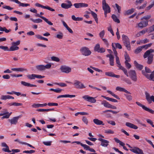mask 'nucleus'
Here are the masks:
<instances>
[{"label":"nucleus","instance_id":"338daca9","mask_svg":"<svg viewBox=\"0 0 154 154\" xmlns=\"http://www.w3.org/2000/svg\"><path fill=\"white\" fill-rule=\"evenodd\" d=\"M82 146L84 148V149L86 150H89L90 148V146H89L86 144H82Z\"/></svg>","mask_w":154,"mask_h":154},{"label":"nucleus","instance_id":"e433bc0d","mask_svg":"<svg viewBox=\"0 0 154 154\" xmlns=\"http://www.w3.org/2000/svg\"><path fill=\"white\" fill-rule=\"evenodd\" d=\"M26 76L28 79L30 80L34 79L36 78L35 74L28 75Z\"/></svg>","mask_w":154,"mask_h":154},{"label":"nucleus","instance_id":"4c0bfd02","mask_svg":"<svg viewBox=\"0 0 154 154\" xmlns=\"http://www.w3.org/2000/svg\"><path fill=\"white\" fill-rule=\"evenodd\" d=\"M107 92L111 94L112 96H113V97L116 98V99H118L119 100L120 99L119 97L114 93H113V92H112L111 91H109V90H107Z\"/></svg>","mask_w":154,"mask_h":154},{"label":"nucleus","instance_id":"a211bd4d","mask_svg":"<svg viewBox=\"0 0 154 154\" xmlns=\"http://www.w3.org/2000/svg\"><path fill=\"white\" fill-rule=\"evenodd\" d=\"M98 140L101 142V145L103 146L106 147L109 145V142L106 140L99 138L98 139Z\"/></svg>","mask_w":154,"mask_h":154},{"label":"nucleus","instance_id":"423d86ee","mask_svg":"<svg viewBox=\"0 0 154 154\" xmlns=\"http://www.w3.org/2000/svg\"><path fill=\"white\" fill-rule=\"evenodd\" d=\"M103 9L104 11L110 12V8L106 3V0H103L102 2Z\"/></svg>","mask_w":154,"mask_h":154},{"label":"nucleus","instance_id":"7ed1b4c3","mask_svg":"<svg viewBox=\"0 0 154 154\" xmlns=\"http://www.w3.org/2000/svg\"><path fill=\"white\" fill-rule=\"evenodd\" d=\"M122 41L124 45L125 46L127 49L129 51L131 50V46L129 39L127 36L124 35L122 36Z\"/></svg>","mask_w":154,"mask_h":154},{"label":"nucleus","instance_id":"69168bd1","mask_svg":"<svg viewBox=\"0 0 154 154\" xmlns=\"http://www.w3.org/2000/svg\"><path fill=\"white\" fill-rule=\"evenodd\" d=\"M105 51V49L103 48H100L97 52L102 53L104 52Z\"/></svg>","mask_w":154,"mask_h":154},{"label":"nucleus","instance_id":"680f3d73","mask_svg":"<svg viewBox=\"0 0 154 154\" xmlns=\"http://www.w3.org/2000/svg\"><path fill=\"white\" fill-rule=\"evenodd\" d=\"M43 20L45 21L48 24L50 25H53V23H51V21H49L48 19L46 18L45 17Z\"/></svg>","mask_w":154,"mask_h":154},{"label":"nucleus","instance_id":"7c9ffc66","mask_svg":"<svg viewBox=\"0 0 154 154\" xmlns=\"http://www.w3.org/2000/svg\"><path fill=\"white\" fill-rule=\"evenodd\" d=\"M19 49V47L16 46L12 44V46L9 49V51H14L18 50Z\"/></svg>","mask_w":154,"mask_h":154},{"label":"nucleus","instance_id":"052dcab7","mask_svg":"<svg viewBox=\"0 0 154 154\" xmlns=\"http://www.w3.org/2000/svg\"><path fill=\"white\" fill-rule=\"evenodd\" d=\"M82 121L86 124L87 125L88 123V119L85 116H83L82 118Z\"/></svg>","mask_w":154,"mask_h":154},{"label":"nucleus","instance_id":"09e8293b","mask_svg":"<svg viewBox=\"0 0 154 154\" xmlns=\"http://www.w3.org/2000/svg\"><path fill=\"white\" fill-rule=\"evenodd\" d=\"M54 84L55 85H58L59 86L61 87H66L67 86V85L66 84L63 83V82L60 83L56 82V83H54Z\"/></svg>","mask_w":154,"mask_h":154},{"label":"nucleus","instance_id":"f257e3e1","mask_svg":"<svg viewBox=\"0 0 154 154\" xmlns=\"http://www.w3.org/2000/svg\"><path fill=\"white\" fill-rule=\"evenodd\" d=\"M154 52V50L151 49L147 51L143 55V57L144 58L148 57L147 63L149 64H151L152 62L153 54L151 53Z\"/></svg>","mask_w":154,"mask_h":154},{"label":"nucleus","instance_id":"f8f14e48","mask_svg":"<svg viewBox=\"0 0 154 154\" xmlns=\"http://www.w3.org/2000/svg\"><path fill=\"white\" fill-rule=\"evenodd\" d=\"M136 103L139 106L141 107L143 109L146 111H148L152 114H153L154 112V110H152L151 109H150L147 107L141 104V103L138 102H136Z\"/></svg>","mask_w":154,"mask_h":154},{"label":"nucleus","instance_id":"603ef678","mask_svg":"<svg viewBox=\"0 0 154 154\" xmlns=\"http://www.w3.org/2000/svg\"><path fill=\"white\" fill-rule=\"evenodd\" d=\"M152 44L151 43L149 44L143 45L142 46L143 48H144L145 49H147L148 48L150 47L152 45Z\"/></svg>","mask_w":154,"mask_h":154},{"label":"nucleus","instance_id":"72a5a7b5","mask_svg":"<svg viewBox=\"0 0 154 154\" xmlns=\"http://www.w3.org/2000/svg\"><path fill=\"white\" fill-rule=\"evenodd\" d=\"M119 69L122 70L124 72L125 74L126 75L127 77H128L129 75L128 74L127 70L123 67L122 66H119Z\"/></svg>","mask_w":154,"mask_h":154},{"label":"nucleus","instance_id":"9d476101","mask_svg":"<svg viewBox=\"0 0 154 154\" xmlns=\"http://www.w3.org/2000/svg\"><path fill=\"white\" fill-rule=\"evenodd\" d=\"M82 98L85 100L91 103H95L96 101L95 99V97H91L87 95H84L82 96Z\"/></svg>","mask_w":154,"mask_h":154},{"label":"nucleus","instance_id":"5fc2aeb1","mask_svg":"<svg viewBox=\"0 0 154 154\" xmlns=\"http://www.w3.org/2000/svg\"><path fill=\"white\" fill-rule=\"evenodd\" d=\"M105 133L108 134H113L114 131L110 129H108L105 131Z\"/></svg>","mask_w":154,"mask_h":154},{"label":"nucleus","instance_id":"c9c22d12","mask_svg":"<svg viewBox=\"0 0 154 154\" xmlns=\"http://www.w3.org/2000/svg\"><path fill=\"white\" fill-rule=\"evenodd\" d=\"M112 18L113 20L116 22L117 23H120V20H119L117 18L116 16L114 14H113L112 16Z\"/></svg>","mask_w":154,"mask_h":154},{"label":"nucleus","instance_id":"b1692460","mask_svg":"<svg viewBox=\"0 0 154 154\" xmlns=\"http://www.w3.org/2000/svg\"><path fill=\"white\" fill-rule=\"evenodd\" d=\"M116 90L117 91H123L128 94H131L130 92L127 91L124 88L121 87H120L118 86L116 87Z\"/></svg>","mask_w":154,"mask_h":154},{"label":"nucleus","instance_id":"cd10ccee","mask_svg":"<svg viewBox=\"0 0 154 154\" xmlns=\"http://www.w3.org/2000/svg\"><path fill=\"white\" fill-rule=\"evenodd\" d=\"M134 64L137 69L140 70L143 69V66L141 64H139L136 61H134Z\"/></svg>","mask_w":154,"mask_h":154},{"label":"nucleus","instance_id":"e2e57ef3","mask_svg":"<svg viewBox=\"0 0 154 154\" xmlns=\"http://www.w3.org/2000/svg\"><path fill=\"white\" fill-rule=\"evenodd\" d=\"M44 66L45 70L46 69H50L51 66V63H49L46 65H44Z\"/></svg>","mask_w":154,"mask_h":154},{"label":"nucleus","instance_id":"4be33fe9","mask_svg":"<svg viewBox=\"0 0 154 154\" xmlns=\"http://www.w3.org/2000/svg\"><path fill=\"white\" fill-rule=\"evenodd\" d=\"M47 105V104L46 103L44 104L34 103L32 105V106L33 108H37L39 107L45 106Z\"/></svg>","mask_w":154,"mask_h":154},{"label":"nucleus","instance_id":"37998d69","mask_svg":"<svg viewBox=\"0 0 154 154\" xmlns=\"http://www.w3.org/2000/svg\"><path fill=\"white\" fill-rule=\"evenodd\" d=\"M147 2H145L141 6H138L137 7V8L138 10L144 8L146 6Z\"/></svg>","mask_w":154,"mask_h":154},{"label":"nucleus","instance_id":"f3484780","mask_svg":"<svg viewBox=\"0 0 154 154\" xmlns=\"http://www.w3.org/2000/svg\"><path fill=\"white\" fill-rule=\"evenodd\" d=\"M73 5L76 8H80L86 7L88 6L87 4L83 3H75Z\"/></svg>","mask_w":154,"mask_h":154},{"label":"nucleus","instance_id":"0eeeda50","mask_svg":"<svg viewBox=\"0 0 154 154\" xmlns=\"http://www.w3.org/2000/svg\"><path fill=\"white\" fill-rule=\"evenodd\" d=\"M142 73L147 79L150 80L154 81V70L150 75L148 74L143 71H142Z\"/></svg>","mask_w":154,"mask_h":154},{"label":"nucleus","instance_id":"4d7b16f0","mask_svg":"<svg viewBox=\"0 0 154 154\" xmlns=\"http://www.w3.org/2000/svg\"><path fill=\"white\" fill-rule=\"evenodd\" d=\"M0 49L3 50L4 51H9V49L8 48L7 46H0Z\"/></svg>","mask_w":154,"mask_h":154},{"label":"nucleus","instance_id":"c03bdc74","mask_svg":"<svg viewBox=\"0 0 154 154\" xmlns=\"http://www.w3.org/2000/svg\"><path fill=\"white\" fill-rule=\"evenodd\" d=\"M100 48V44H96L94 48V51L98 52Z\"/></svg>","mask_w":154,"mask_h":154},{"label":"nucleus","instance_id":"1a4fd4ad","mask_svg":"<svg viewBox=\"0 0 154 154\" xmlns=\"http://www.w3.org/2000/svg\"><path fill=\"white\" fill-rule=\"evenodd\" d=\"M66 2L67 3H62L61 4V7L63 8L67 9L71 8L72 5V4L71 1L69 0H66Z\"/></svg>","mask_w":154,"mask_h":154},{"label":"nucleus","instance_id":"774afa93","mask_svg":"<svg viewBox=\"0 0 154 154\" xmlns=\"http://www.w3.org/2000/svg\"><path fill=\"white\" fill-rule=\"evenodd\" d=\"M126 67L128 69H130L131 67V65L128 62H125Z\"/></svg>","mask_w":154,"mask_h":154},{"label":"nucleus","instance_id":"6e6d98bb","mask_svg":"<svg viewBox=\"0 0 154 154\" xmlns=\"http://www.w3.org/2000/svg\"><path fill=\"white\" fill-rule=\"evenodd\" d=\"M51 59L52 61H54L59 62L60 61L58 57H52Z\"/></svg>","mask_w":154,"mask_h":154},{"label":"nucleus","instance_id":"58836bf2","mask_svg":"<svg viewBox=\"0 0 154 154\" xmlns=\"http://www.w3.org/2000/svg\"><path fill=\"white\" fill-rule=\"evenodd\" d=\"M30 20L33 22L35 23H41L42 21V20L40 19H33L32 18H31Z\"/></svg>","mask_w":154,"mask_h":154},{"label":"nucleus","instance_id":"ea45409f","mask_svg":"<svg viewBox=\"0 0 154 154\" xmlns=\"http://www.w3.org/2000/svg\"><path fill=\"white\" fill-rule=\"evenodd\" d=\"M63 37V34L62 32H59L58 34H57L56 36V37L58 39H62Z\"/></svg>","mask_w":154,"mask_h":154},{"label":"nucleus","instance_id":"9b49d317","mask_svg":"<svg viewBox=\"0 0 154 154\" xmlns=\"http://www.w3.org/2000/svg\"><path fill=\"white\" fill-rule=\"evenodd\" d=\"M130 151L137 154H144L143 151L137 147H134L133 149H130Z\"/></svg>","mask_w":154,"mask_h":154},{"label":"nucleus","instance_id":"20e7f679","mask_svg":"<svg viewBox=\"0 0 154 154\" xmlns=\"http://www.w3.org/2000/svg\"><path fill=\"white\" fill-rule=\"evenodd\" d=\"M128 75L133 81L136 82L137 80V74L134 70H130L128 72Z\"/></svg>","mask_w":154,"mask_h":154},{"label":"nucleus","instance_id":"c85d7f7f","mask_svg":"<svg viewBox=\"0 0 154 154\" xmlns=\"http://www.w3.org/2000/svg\"><path fill=\"white\" fill-rule=\"evenodd\" d=\"M75 96L74 95L65 94L59 95L57 97V98H59L61 97H70L72 98Z\"/></svg>","mask_w":154,"mask_h":154},{"label":"nucleus","instance_id":"79ce46f5","mask_svg":"<svg viewBox=\"0 0 154 154\" xmlns=\"http://www.w3.org/2000/svg\"><path fill=\"white\" fill-rule=\"evenodd\" d=\"M134 11V8H131L127 11L126 12V14L127 15H129L132 13Z\"/></svg>","mask_w":154,"mask_h":154},{"label":"nucleus","instance_id":"473e14b6","mask_svg":"<svg viewBox=\"0 0 154 154\" xmlns=\"http://www.w3.org/2000/svg\"><path fill=\"white\" fill-rule=\"evenodd\" d=\"M11 70L13 71H16L19 72H23L24 71H26V69L19 68H13L11 69Z\"/></svg>","mask_w":154,"mask_h":154},{"label":"nucleus","instance_id":"3c124183","mask_svg":"<svg viewBox=\"0 0 154 154\" xmlns=\"http://www.w3.org/2000/svg\"><path fill=\"white\" fill-rule=\"evenodd\" d=\"M116 63L118 64V66L119 68V66H122L121 65L120 62L119 58L118 57V56H116Z\"/></svg>","mask_w":154,"mask_h":154},{"label":"nucleus","instance_id":"a18cd8bd","mask_svg":"<svg viewBox=\"0 0 154 154\" xmlns=\"http://www.w3.org/2000/svg\"><path fill=\"white\" fill-rule=\"evenodd\" d=\"M10 95H2L1 97V99L2 100H5L7 99H10Z\"/></svg>","mask_w":154,"mask_h":154},{"label":"nucleus","instance_id":"a878e982","mask_svg":"<svg viewBox=\"0 0 154 154\" xmlns=\"http://www.w3.org/2000/svg\"><path fill=\"white\" fill-rule=\"evenodd\" d=\"M93 121L94 122L96 125H104V124L103 123V122L97 119H94Z\"/></svg>","mask_w":154,"mask_h":154},{"label":"nucleus","instance_id":"de8ad7c7","mask_svg":"<svg viewBox=\"0 0 154 154\" xmlns=\"http://www.w3.org/2000/svg\"><path fill=\"white\" fill-rule=\"evenodd\" d=\"M142 49L143 48L142 46L138 47L135 50L134 52L135 53L137 54L141 52Z\"/></svg>","mask_w":154,"mask_h":154},{"label":"nucleus","instance_id":"f03ea898","mask_svg":"<svg viewBox=\"0 0 154 154\" xmlns=\"http://www.w3.org/2000/svg\"><path fill=\"white\" fill-rule=\"evenodd\" d=\"M1 146L3 147H5V148H3L2 149V150L5 152H12L14 154L16 152H19L20 151V150L19 149H12L11 151L10 150L9 146L5 142L2 143H1Z\"/></svg>","mask_w":154,"mask_h":154},{"label":"nucleus","instance_id":"5701e85b","mask_svg":"<svg viewBox=\"0 0 154 154\" xmlns=\"http://www.w3.org/2000/svg\"><path fill=\"white\" fill-rule=\"evenodd\" d=\"M125 125L127 126L134 129H137L138 128L137 126L129 122H126Z\"/></svg>","mask_w":154,"mask_h":154},{"label":"nucleus","instance_id":"6e6552de","mask_svg":"<svg viewBox=\"0 0 154 154\" xmlns=\"http://www.w3.org/2000/svg\"><path fill=\"white\" fill-rule=\"evenodd\" d=\"M75 87L77 88L82 89L85 88L84 84L79 81L75 80L74 83Z\"/></svg>","mask_w":154,"mask_h":154},{"label":"nucleus","instance_id":"a19ab883","mask_svg":"<svg viewBox=\"0 0 154 154\" xmlns=\"http://www.w3.org/2000/svg\"><path fill=\"white\" fill-rule=\"evenodd\" d=\"M54 110V109H38L37 110L38 112H45V111H53Z\"/></svg>","mask_w":154,"mask_h":154},{"label":"nucleus","instance_id":"6ab92c4d","mask_svg":"<svg viewBox=\"0 0 154 154\" xmlns=\"http://www.w3.org/2000/svg\"><path fill=\"white\" fill-rule=\"evenodd\" d=\"M11 1L14 2L16 3L19 4V7H27L30 5L28 3H22L20 2H19L18 0H10Z\"/></svg>","mask_w":154,"mask_h":154},{"label":"nucleus","instance_id":"49530a36","mask_svg":"<svg viewBox=\"0 0 154 154\" xmlns=\"http://www.w3.org/2000/svg\"><path fill=\"white\" fill-rule=\"evenodd\" d=\"M125 62H128L130 61V58L128 55L127 53L125 55Z\"/></svg>","mask_w":154,"mask_h":154},{"label":"nucleus","instance_id":"2eb2a0df","mask_svg":"<svg viewBox=\"0 0 154 154\" xmlns=\"http://www.w3.org/2000/svg\"><path fill=\"white\" fill-rule=\"evenodd\" d=\"M20 117V116L14 117L11 119H9L8 121L10 123L11 125H16L18 122V120Z\"/></svg>","mask_w":154,"mask_h":154},{"label":"nucleus","instance_id":"bb28decb","mask_svg":"<svg viewBox=\"0 0 154 154\" xmlns=\"http://www.w3.org/2000/svg\"><path fill=\"white\" fill-rule=\"evenodd\" d=\"M35 68L38 71H45L44 66V65H43L41 64L36 65L35 66Z\"/></svg>","mask_w":154,"mask_h":154},{"label":"nucleus","instance_id":"4468645a","mask_svg":"<svg viewBox=\"0 0 154 154\" xmlns=\"http://www.w3.org/2000/svg\"><path fill=\"white\" fill-rule=\"evenodd\" d=\"M60 69L62 72L66 73L70 72L71 71V69L70 67L66 66H61Z\"/></svg>","mask_w":154,"mask_h":154},{"label":"nucleus","instance_id":"412c9836","mask_svg":"<svg viewBox=\"0 0 154 154\" xmlns=\"http://www.w3.org/2000/svg\"><path fill=\"white\" fill-rule=\"evenodd\" d=\"M106 57H109V63L110 64L111 66H113L114 65V57L111 54H107L106 55Z\"/></svg>","mask_w":154,"mask_h":154},{"label":"nucleus","instance_id":"8fccbe9b","mask_svg":"<svg viewBox=\"0 0 154 154\" xmlns=\"http://www.w3.org/2000/svg\"><path fill=\"white\" fill-rule=\"evenodd\" d=\"M108 112H110L112 113L113 114H117L118 112L116 111H115L111 110H107L105 111H103V113H106Z\"/></svg>","mask_w":154,"mask_h":154},{"label":"nucleus","instance_id":"aec40b11","mask_svg":"<svg viewBox=\"0 0 154 154\" xmlns=\"http://www.w3.org/2000/svg\"><path fill=\"white\" fill-rule=\"evenodd\" d=\"M35 6L38 7H40L44 9H48L50 11H55V10L54 9H53L49 6H44V5H42L38 3H36L35 4Z\"/></svg>","mask_w":154,"mask_h":154},{"label":"nucleus","instance_id":"c756f323","mask_svg":"<svg viewBox=\"0 0 154 154\" xmlns=\"http://www.w3.org/2000/svg\"><path fill=\"white\" fill-rule=\"evenodd\" d=\"M101 104L103 105L104 107L108 108H110L111 105L106 100H103V102L101 103Z\"/></svg>","mask_w":154,"mask_h":154},{"label":"nucleus","instance_id":"39448f33","mask_svg":"<svg viewBox=\"0 0 154 154\" xmlns=\"http://www.w3.org/2000/svg\"><path fill=\"white\" fill-rule=\"evenodd\" d=\"M80 51L82 54L85 56H88L91 54V52L89 49L86 47H83L81 48Z\"/></svg>","mask_w":154,"mask_h":154},{"label":"nucleus","instance_id":"f704fd0d","mask_svg":"<svg viewBox=\"0 0 154 154\" xmlns=\"http://www.w3.org/2000/svg\"><path fill=\"white\" fill-rule=\"evenodd\" d=\"M5 113V115H4V116H3V117H2L1 118L2 119H4L8 118L9 117L10 115L12 114V112H11L9 113L8 112H6V113Z\"/></svg>","mask_w":154,"mask_h":154},{"label":"nucleus","instance_id":"13d9d810","mask_svg":"<svg viewBox=\"0 0 154 154\" xmlns=\"http://www.w3.org/2000/svg\"><path fill=\"white\" fill-rule=\"evenodd\" d=\"M105 35V31L103 30L99 33V35L101 38H102Z\"/></svg>","mask_w":154,"mask_h":154},{"label":"nucleus","instance_id":"393cba45","mask_svg":"<svg viewBox=\"0 0 154 154\" xmlns=\"http://www.w3.org/2000/svg\"><path fill=\"white\" fill-rule=\"evenodd\" d=\"M21 83L23 85L27 87H37L36 85H35L31 84L29 83L26 82L24 81H21Z\"/></svg>","mask_w":154,"mask_h":154},{"label":"nucleus","instance_id":"2f4dec72","mask_svg":"<svg viewBox=\"0 0 154 154\" xmlns=\"http://www.w3.org/2000/svg\"><path fill=\"white\" fill-rule=\"evenodd\" d=\"M91 11V13L94 17V19L95 21H96L97 23H98V18L97 17V15L93 11Z\"/></svg>","mask_w":154,"mask_h":154},{"label":"nucleus","instance_id":"864d4df0","mask_svg":"<svg viewBox=\"0 0 154 154\" xmlns=\"http://www.w3.org/2000/svg\"><path fill=\"white\" fill-rule=\"evenodd\" d=\"M114 74L112 72H107L105 73L106 75L112 77H113Z\"/></svg>","mask_w":154,"mask_h":154},{"label":"nucleus","instance_id":"0e129e2a","mask_svg":"<svg viewBox=\"0 0 154 154\" xmlns=\"http://www.w3.org/2000/svg\"><path fill=\"white\" fill-rule=\"evenodd\" d=\"M3 8L11 11L13 9V8L9 6H5L3 7Z\"/></svg>","mask_w":154,"mask_h":154},{"label":"nucleus","instance_id":"ddd939ff","mask_svg":"<svg viewBox=\"0 0 154 154\" xmlns=\"http://www.w3.org/2000/svg\"><path fill=\"white\" fill-rule=\"evenodd\" d=\"M148 25V21L147 20H142L140 22L137 24L138 27L143 28L146 26Z\"/></svg>","mask_w":154,"mask_h":154},{"label":"nucleus","instance_id":"dca6fc26","mask_svg":"<svg viewBox=\"0 0 154 154\" xmlns=\"http://www.w3.org/2000/svg\"><path fill=\"white\" fill-rule=\"evenodd\" d=\"M146 97L147 101L149 103H150L152 101L154 103V96L152 95L150 96L149 94L147 93H146Z\"/></svg>","mask_w":154,"mask_h":154},{"label":"nucleus","instance_id":"bf43d9fd","mask_svg":"<svg viewBox=\"0 0 154 154\" xmlns=\"http://www.w3.org/2000/svg\"><path fill=\"white\" fill-rule=\"evenodd\" d=\"M124 95L129 101H131L132 100V97L131 95L126 94H124Z\"/></svg>","mask_w":154,"mask_h":154}]
</instances>
